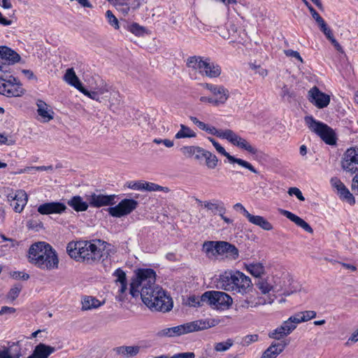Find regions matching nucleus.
I'll return each mask as SVG.
<instances>
[{
	"label": "nucleus",
	"instance_id": "nucleus-1",
	"mask_svg": "<svg viewBox=\"0 0 358 358\" xmlns=\"http://www.w3.org/2000/svg\"><path fill=\"white\" fill-rule=\"evenodd\" d=\"M66 251L72 259L87 264H96L115 252L110 244L101 240L72 241Z\"/></svg>",
	"mask_w": 358,
	"mask_h": 358
},
{
	"label": "nucleus",
	"instance_id": "nucleus-2",
	"mask_svg": "<svg viewBox=\"0 0 358 358\" xmlns=\"http://www.w3.org/2000/svg\"><path fill=\"white\" fill-rule=\"evenodd\" d=\"M27 258L30 264L41 270L52 271L58 268L59 266L57 252L45 242L40 241L31 244Z\"/></svg>",
	"mask_w": 358,
	"mask_h": 358
},
{
	"label": "nucleus",
	"instance_id": "nucleus-3",
	"mask_svg": "<svg viewBox=\"0 0 358 358\" xmlns=\"http://www.w3.org/2000/svg\"><path fill=\"white\" fill-rule=\"evenodd\" d=\"M140 294L143 303L152 311L166 313L173 308L171 298L159 286H144Z\"/></svg>",
	"mask_w": 358,
	"mask_h": 358
},
{
	"label": "nucleus",
	"instance_id": "nucleus-4",
	"mask_svg": "<svg viewBox=\"0 0 358 358\" xmlns=\"http://www.w3.org/2000/svg\"><path fill=\"white\" fill-rule=\"evenodd\" d=\"M251 279L236 270H227L219 275L217 287L234 294H245L252 289Z\"/></svg>",
	"mask_w": 358,
	"mask_h": 358
},
{
	"label": "nucleus",
	"instance_id": "nucleus-5",
	"mask_svg": "<svg viewBox=\"0 0 358 358\" xmlns=\"http://www.w3.org/2000/svg\"><path fill=\"white\" fill-rule=\"evenodd\" d=\"M304 121L308 128L320 136L326 144L333 145L336 143V134L327 124L315 120L312 115L306 116Z\"/></svg>",
	"mask_w": 358,
	"mask_h": 358
},
{
	"label": "nucleus",
	"instance_id": "nucleus-6",
	"mask_svg": "<svg viewBox=\"0 0 358 358\" xmlns=\"http://www.w3.org/2000/svg\"><path fill=\"white\" fill-rule=\"evenodd\" d=\"M201 299L217 310L227 309L233 302L229 294L220 291L206 292L201 296Z\"/></svg>",
	"mask_w": 358,
	"mask_h": 358
},
{
	"label": "nucleus",
	"instance_id": "nucleus-7",
	"mask_svg": "<svg viewBox=\"0 0 358 358\" xmlns=\"http://www.w3.org/2000/svg\"><path fill=\"white\" fill-rule=\"evenodd\" d=\"M217 324L215 320H198L180 324L176 327H173V336H179L185 334L198 331L210 327H215Z\"/></svg>",
	"mask_w": 358,
	"mask_h": 358
},
{
	"label": "nucleus",
	"instance_id": "nucleus-8",
	"mask_svg": "<svg viewBox=\"0 0 358 358\" xmlns=\"http://www.w3.org/2000/svg\"><path fill=\"white\" fill-rule=\"evenodd\" d=\"M0 94L8 97L20 96L24 94V90L20 83L13 76H9L8 79L0 76Z\"/></svg>",
	"mask_w": 358,
	"mask_h": 358
},
{
	"label": "nucleus",
	"instance_id": "nucleus-9",
	"mask_svg": "<svg viewBox=\"0 0 358 358\" xmlns=\"http://www.w3.org/2000/svg\"><path fill=\"white\" fill-rule=\"evenodd\" d=\"M137 201L132 199H124L117 205L109 207L108 212L113 217H122L130 214L138 207Z\"/></svg>",
	"mask_w": 358,
	"mask_h": 358
},
{
	"label": "nucleus",
	"instance_id": "nucleus-10",
	"mask_svg": "<svg viewBox=\"0 0 358 358\" xmlns=\"http://www.w3.org/2000/svg\"><path fill=\"white\" fill-rule=\"evenodd\" d=\"M117 195L110 194L106 195L103 194H96V192H91L85 195V199L92 208H101L103 206H113L116 203L115 199Z\"/></svg>",
	"mask_w": 358,
	"mask_h": 358
},
{
	"label": "nucleus",
	"instance_id": "nucleus-11",
	"mask_svg": "<svg viewBox=\"0 0 358 358\" xmlns=\"http://www.w3.org/2000/svg\"><path fill=\"white\" fill-rule=\"evenodd\" d=\"M208 139L212 143L213 145L215 147V150L222 155L226 157L231 164L236 163L239 166L250 170L251 172L255 173H258V171L248 162L245 161L240 158H236L234 156L231 155L229 152H227L225 149L214 138L211 137H208Z\"/></svg>",
	"mask_w": 358,
	"mask_h": 358
},
{
	"label": "nucleus",
	"instance_id": "nucleus-12",
	"mask_svg": "<svg viewBox=\"0 0 358 358\" xmlns=\"http://www.w3.org/2000/svg\"><path fill=\"white\" fill-rule=\"evenodd\" d=\"M343 170L355 173L358 171V148H350L344 153L341 162Z\"/></svg>",
	"mask_w": 358,
	"mask_h": 358
},
{
	"label": "nucleus",
	"instance_id": "nucleus-13",
	"mask_svg": "<svg viewBox=\"0 0 358 358\" xmlns=\"http://www.w3.org/2000/svg\"><path fill=\"white\" fill-rule=\"evenodd\" d=\"M136 278L133 280L141 286H153L156 280V273L152 268H139L135 272Z\"/></svg>",
	"mask_w": 358,
	"mask_h": 358
},
{
	"label": "nucleus",
	"instance_id": "nucleus-14",
	"mask_svg": "<svg viewBox=\"0 0 358 358\" xmlns=\"http://www.w3.org/2000/svg\"><path fill=\"white\" fill-rule=\"evenodd\" d=\"M225 139L234 145L243 149L250 154L255 155L257 152V149L252 146L245 139L243 138L231 129H228Z\"/></svg>",
	"mask_w": 358,
	"mask_h": 358
},
{
	"label": "nucleus",
	"instance_id": "nucleus-15",
	"mask_svg": "<svg viewBox=\"0 0 358 358\" xmlns=\"http://www.w3.org/2000/svg\"><path fill=\"white\" fill-rule=\"evenodd\" d=\"M225 139L234 145L243 149L250 154L255 155L257 152V149L252 146L245 139L243 138L231 129H228Z\"/></svg>",
	"mask_w": 358,
	"mask_h": 358
},
{
	"label": "nucleus",
	"instance_id": "nucleus-16",
	"mask_svg": "<svg viewBox=\"0 0 358 358\" xmlns=\"http://www.w3.org/2000/svg\"><path fill=\"white\" fill-rule=\"evenodd\" d=\"M66 208L64 203L51 201L39 205L37 208V211L41 215H48L50 214H62L66 211Z\"/></svg>",
	"mask_w": 358,
	"mask_h": 358
},
{
	"label": "nucleus",
	"instance_id": "nucleus-17",
	"mask_svg": "<svg viewBox=\"0 0 358 358\" xmlns=\"http://www.w3.org/2000/svg\"><path fill=\"white\" fill-rule=\"evenodd\" d=\"M309 101L318 108L327 107L330 102L329 95L321 92L317 87H313L308 92Z\"/></svg>",
	"mask_w": 358,
	"mask_h": 358
},
{
	"label": "nucleus",
	"instance_id": "nucleus-18",
	"mask_svg": "<svg viewBox=\"0 0 358 358\" xmlns=\"http://www.w3.org/2000/svg\"><path fill=\"white\" fill-rule=\"evenodd\" d=\"M203 206L206 208L210 210L214 215L218 214L221 219L227 224H232L233 220L224 215L227 208L223 201L220 200H213L212 201H204Z\"/></svg>",
	"mask_w": 358,
	"mask_h": 358
},
{
	"label": "nucleus",
	"instance_id": "nucleus-19",
	"mask_svg": "<svg viewBox=\"0 0 358 358\" xmlns=\"http://www.w3.org/2000/svg\"><path fill=\"white\" fill-rule=\"evenodd\" d=\"M203 85L206 89L208 90L211 92L213 95L212 96L215 99V101L219 106L225 103L229 96V91L227 89H226L222 85H217L209 83H205Z\"/></svg>",
	"mask_w": 358,
	"mask_h": 358
},
{
	"label": "nucleus",
	"instance_id": "nucleus-20",
	"mask_svg": "<svg viewBox=\"0 0 358 358\" xmlns=\"http://www.w3.org/2000/svg\"><path fill=\"white\" fill-rule=\"evenodd\" d=\"M215 252L219 255H225L227 258L232 260H235L238 257V250L237 248L228 242H216Z\"/></svg>",
	"mask_w": 358,
	"mask_h": 358
},
{
	"label": "nucleus",
	"instance_id": "nucleus-21",
	"mask_svg": "<svg viewBox=\"0 0 358 358\" xmlns=\"http://www.w3.org/2000/svg\"><path fill=\"white\" fill-rule=\"evenodd\" d=\"M8 199L13 202L11 206H13L14 211L21 213L27 203L28 196L25 191L19 189L14 194H9Z\"/></svg>",
	"mask_w": 358,
	"mask_h": 358
},
{
	"label": "nucleus",
	"instance_id": "nucleus-22",
	"mask_svg": "<svg viewBox=\"0 0 358 358\" xmlns=\"http://www.w3.org/2000/svg\"><path fill=\"white\" fill-rule=\"evenodd\" d=\"M296 329V325L290 321V317L280 327L268 334V336L275 340H280L290 334Z\"/></svg>",
	"mask_w": 358,
	"mask_h": 358
},
{
	"label": "nucleus",
	"instance_id": "nucleus-23",
	"mask_svg": "<svg viewBox=\"0 0 358 358\" xmlns=\"http://www.w3.org/2000/svg\"><path fill=\"white\" fill-rule=\"evenodd\" d=\"M55 350L56 349L54 347L39 343L35 347L32 354L27 358H48Z\"/></svg>",
	"mask_w": 358,
	"mask_h": 358
},
{
	"label": "nucleus",
	"instance_id": "nucleus-24",
	"mask_svg": "<svg viewBox=\"0 0 358 358\" xmlns=\"http://www.w3.org/2000/svg\"><path fill=\"white\" fill-rule=\"evenodd\" d=\"M203 68L201 74L209 78H217L221 73V67L213 62H210L209 59H206L202 63Z\"/></svg>",
	"mask_w": 358,
	"mask_h": 358
},
{
	"label": "nucleus",
	"instance_id": "nucleus-25",
	"mask_svg": "<svg viewBox=\"0 0 358 358\" xmlns=\"http://www.w3.org/2000/svg\"><path fill=\"white\" fill-rule=\"evenodd\" d=\"M280 213L285 216L287 219L294 222L297 226L301 227L304 231L308 233H313V230L311 227L303 219L295 214L283 209H280Z\"/></svg>",
	"mask_w": 358,
	"mask_h": 358
},
{
	"label": "nucleus",
	"instance_id": "nucleus-26",
	"mask_svg": "<svg viewBox=\"0 0 358 358\" xmlns=\"http://www.w3.org/2000/svg\"><path fill=\"white\" fill-rule=\"evenodd\" d=\"M0 58L5 60L8 64L17 63L21 59L15 51L7 46H0Z\"/></svg>",
	"mask_w": 358,
	"mask_h": 358
},
{
	"label": "nucleus",
	"instance_id": "nucleus-27",
	"mask_svg": "<svg viewBox=\"0 0 358 358\" xmlns=\"http://www.w3.org/2000/svg\"><path fill=\"white\" fill-rule=\"evenodd\" d=\"M287 343L285 341L273 343L262 354L261 358H276L285 348Z\"/></svg>",
	"mask_w": 358,
	"mask_h": 358
},
{
	"label": "nucleus",
	"instance_id": "nucleus-28",
	"mask_svg": "<svg viewBox=\"0 0 358 358\" xmlns=\"http://www.w3.org/2000/svg\"><path fill=\"white\" fill-rule=\"evenodd\" d=\"M67 204L76 212L86 211L90 206L87 201H83L80 196H73L71 199L68 200Z\"/></svg>",
	"mask_w": 358,
	"mask_h": 358
},
{
	"label": "nucleus",
	"instance_id": "nucleus-29",
	"mask_svg": "<svg viewBox=\"0 0 358 358\" xmlns=\"http://www.w3.org/2000/svg\"><path fill=\"white\" fill-rule=\"evenodd\" d=\"M317 313L314 310H306L296 313L295 315L290 317V321L297 326L298 324L309 321L316 317Z\"/></svg>",
	"mask_w": 358,
	"mask_h": 358
},
{
	"label": "nucleus",
	"instance_id": "nucleus-30",
	"mask_svg": "<svg viewBox=\"0 0 358 358\" xmlns=\"http://www.w3.org/2000/svg\"><path fill=\"white\" fill-rule=\"evenodd\" d=\"M248 220L250 223L259 227L264 230L271 231L273 229V225L262 216L253 215L250 214V215L248 218Z\"/></svg>",
	"mask_w": 358,
	"mask_h": 358
},
{
	"label": "nucleus",
	"instance_id": "nucleus-31",
	"mask_svg": "<svg viewBox=\"0 0 358 358\" xmlns=\"http://www.w3.org/2000/svg\"><path fill=\"white\" fill-rule=\"evenodd\" d=\"M64 80L71 86L74 87L77 90L82 88L83 85L76 76L75 71L73 68L66 69V73L64 76Z\"/></svg>",
	"mask_w": 358,
	"mask_h": 358
},
{
	"label": "nucleus",
	"instance_id": "nucleus-32",
	"mask_svg": "<svg viewBox=\"0 0 358 358\" xmlns=\"http://www.w3.org/2000/svg\"><path fill=\"white\" fill-rule=\"evenodd\" d=\"M37 113L45 121H50L53 119V112L49 109L48 106L42 100H38L36 103Z\"/></svg>",
	"mask_w": 358,
	"mask_h": 358
},
{
	"label": "nucleus",
	"instance_id": "nucleus-33",
	"mask_svg": "<svg viewBox=\"0 0 358 358\" xmlns=\"http://www.w3.org/2000/svg\"><path fill=\"white\" fill-rule=\"evenodd\" d=\"M104 301L100 302L96 298L92 296H85L82 300V310H88L97 308L102 306Z\"/></svg>",
	"mask_w": 358,
	"mask_h": 358
},
{
	"label": "nucleus",
	"instance_id": "nucleus-34",
	"mask_svg": "<svg viewBox=\"0 0 358 358\" xmlns=\"http://www.w3.org/2000/svg\"><path fill=\"white\" fill-rule=\"evenodd\" d=\"M246 270L256 278L260 277L264 273V266L262 263L253 262L245 264Z\"/></svg>",
	"mask_w": 358,
	"mask_h": 358
},
{
	"label": "nucleus",
	"instance_id": "nucleus-35",
	"mask_svg": "<svg viewBox=\"0 0 358 358\" xmlns=\"http://www.w3.org/2000/svg\"><path fill=\"white\" fill-rule=\"evenodd\" d=\"M338 194L339 197L345 201H347L350 205H354L355 203V199L352 193L349 191V189L345 187V185H343L340 189H338Z\"/></svg>",
	"mask_w": 358,
	"mask_h": 358
},
{
	"label": "nucleus",
	"instance_id": "nucleus-36",
	"mask_svg": "<svg viewBox=\"0 0 358 358\" xmlns=\"http://www.w3.org/2000/svg\"><path fill=\"white\" fill-rule=\"evenodd\" d=\"M180 127V129L175 135L176 138H194L196 136V134L189 127L182 124Z\"/></svg>",
	"mask_w": 358,
	"mask_h": 358
},
{
	"label": "nucleus",
	"instance_id": "nucleus-37",
	"mask_svg": "<svg viewBox=\"0 0 358 358\" xmlns=\"http://www.w3.org/2000/svg\"><path fill=\"white\" fill-rule=\"evenodd\" d=\"M255 285L261 292L264 294L268 293L271 290L273 292L279 291V289L271 285L266 280L262 278H258L255 282Z\"/></svg>",
	"mask_w": 358,
	"mask_h": 358
},
{
	"label": "nucleus",
	"instance_id": "nucleus-38",
	"mask_svg": "<svg viewBox=\"0 0 358 358\" xmlns=\"http://www.w3.org/2000/svg\"><path fill=\"white\" fill-rule=\"evenodd\" d=\"M205 60H202L200 57H190L187 59V65L189 68H192L194 70H197L201 73L203 68L202 63H204Z\"/></svg>",
	"mask_w": 358,
	"mask_h": 358
},
{
	"label": "nucleus",
	"instance_id": "nucleus-39",
	"mask_svg": "<svg viewBox=\"0 0 358 358\" xmlns=\"http://www.w3.org/2000/svg\"><path fill=\"white\" fill-rule=\"evenodd\" d=\"M203 131H206L209 134L215 136L218 138H223V139H225V137L228 132V129L219 130V129H217L215 127L210 126L207 124H206Z\"/></svg>",
	"mask_w": 358,
	"mask_h": 358
},
{
	"label": "nucleus",
	"instance_id": "nucleus-40",
	"mask_svg": "<svg viewBox=\"0 0 358 358\" xmlns=\"http://www.w3.org/2000/svg\"><path fill=\"white\" fill-rule=\"evenodd\" d=\"M316 22L319 26L320 31L325 35L329 41L334 37L332 30L328 27L323 18H321Z\"/></svg>",
	"mask_w": 358,
	"mask_h": 358
},
{
	"label": "nucleus",
	"instance_id": "nucleus-41",
	"mask_svg": "<svg viewBox=\"0 0 358 358\" xmlns=\"http://www.w3.org/2000/svg\"><path fill=\"white\" fill-rule=\"evenodd\" d=\"M204 158L206 159V164L208 169H213L217 166L218 159L210 152L208 151Z\"/></svg>",
	"mask_w": 358,
	"mask_h": 358
},
{
	"label": "nucleus",
	"instance_id": "nucleus-42",
	"mask_svg": "<svg viewBox=\"0 0 358 358\" xmlns=\"http://www.w3.org/2000/svg\"><path fill=\"white\" fill-rule=\"evenodd\" d=\"M234 345L232 339L229 338L224 342L217 343L215 345L214 349L217 352H225L228 350Z\"/></svg>",
	"mask_w": 358,
	"mask_h": 358
},
{
	"label": "nucleus",
	"instance_id": "nucleus-43",
	"mask_svg": "<svg viewBox=\"0 0 358 358\" xmlns=\"http://www.w3.org/2000/svg\"><path fill=\"white\" fill-rule=\"evenodd\" d=\"M128 30L136 36H142L145 33V29L138 23L133 22L128 25Z\"/></svg>",
	"mask_w": 358,
	"mask_h": 358
},
{
	"label": "nucleus",
	"instance_id": "nucleus-44",
	"mask_svg": "<svg viewBox=\"0 0 358 358\" xmlns=\"http://www.w3.org/2000/svg\"><path fill=\"white\" fill-rule=\"evenodd\" d=\"M106 17L110 26L114 27L115 29H118L120 28L119 22L111 10H108L106 12Z\"/></svg>",
	"mask_w": 358,
	"mask_h": 358
},
{
	"label": "nucleus",
	"instance_id": "nucleus-45",
	"mask_svg": "<svg viewBox=\"0 0 358 358\" xmlns=\"http://www.w3.org/2000/svg\"><path fill=\"white\" fill-rule=\"evenodd\" d=\"M80 92H82L83 94L86 95L89 98L96 100L99 102H101V98L99 96V92L96 91H89L87 89H85L83 86L82 88L79 90Z\"/></svg>",
	"mask_w": 358,
	"mask_h": 358
},
{
	"label": "nucleus",
	"instance_id": "nucleus-46",
	"mask_svg": "<svg viewBox=\"0 0 358 358\" xmlns=\"http://www.w3.org/2000/svg\"><path fill=\"white\" fill-rule=\"evenodd\" d=\"M113 275H115L117 279L115 280V282L122 284L127 282V278L125 272L121 268H117L115 271Z\"/></svg>",
	"mask_w": 358,
	"mask_h": 358
},
{
	"label": "nucleus",
	"instance_id": "nucleus-47",
	"mask_svg": "<svg viewBox=\"0 0 358 358\" xmlns=\"http://www.w3.org/2000/svg\"><path fill=\"white\" fill-rule=\"evenodd\" d=\"M196 147L194 145H186L180 148V151L186 157H192L194 155Z\"/></svg>",
	"mask_w": 358,
	"mask_h": 358
},
{
	"label": "nucleus",
	"instance_id": "nucleus-48",
	"mask_svg": "<svg viewBox=\"0 0 358 358\" xmlns=\"http://www.w3.org/2000/svg\"><path fill=\"white\" fill-rule=\"evenodd\" d=\"M127 289V282L120 284L116 299L119 301H123L125 299L124 294Z\"/></svg>",
	"mask_w": 358,
	"mask_h": 358
},
{
	"label": "nucleus",
	"instance_id": "nucleus-49",
	"mask_svg": "<svg viewBox=\"0 0 358 358\" xmlns=\"http://www.w3.org/2000/svg\"><path fill=\"white\" fill-rule=\"evenodd\" d=\"M22 289V286L20 285H16L13 287L9 292L8 293V298L11 300H15L18 296Z\"/></svg>",
	"mask_w": 358,
	"mask_h": 358
},
{
	"label": "nucleus",
	"instance_id": "nucleus-50",
	"mask_svg": "<svg viewBox=\"0 0 358 358\" xmlns=\"http://www.w3.org/2000/svg\"><path fill=\"white\" fill-rule=\"evenodd\" d=\"M301 1L306 5V6L308 8L313 18L315 20V22H317L319 20L322 18L307 0H301Z\"/></svg>",
	"mask_w": 358,
	"mask_h": 358
},
{
	"label": "nucleus",
	"instance_id": "nucleus-51",
	"mask_svg": "<svg viewBox=\"0 0 358 358\" xmlns=\"http://www.w3.org/2000/svg\"><path fill=\"white\" fill-rule=\"evenodd\" d=\"M127 187L134 190H143V180L129 181L127 182Z\"/></svg>",
	"mask_w": 358,
	"mask_h": 358
},
{
	"label": "nucleus",
	"instance_id": "nucleus-52",
	"mask_svg": "<svg viewBox=\"0 0 358 358\" xmlns=\"http://www.w3.org/2000/svg\"><path fill=\"white\" fill-rule=\"evenodd\" d=\"M204 302L201 299V296H191L188 298V304L191 306H201Z\"/></svg>",
	"mask_w": 358,
	"mask_h": 358
},
{
	"label": "nucleus",
	"instance_id": "nucleus-53",
	"mask_svg": "<svg viewBox=\"0 0 358 358\" xmlns=\"http://www.w3.org/2000/svg\"><path fill=\"white\" fill-rule=\"evenodd\" d=\"M208 150L196 146L194 153V158L196 160H201L204 158L205 155L208 153Z\"/></svg>",
	"mask_w": 358,
	"mask_h": 358
},
{
	"label": "nucleus",
	"instance_id": "nucleus-54",
	"mask_svg": "<svg viewBox=\"0 0 358 358\" xmlns=\"http://www.w3.org/2000/svg\"><path fill=\"white\" fill-rule=\"evenodd\" d=\"M288 193L289 195H294L299 199L300 201H304L305 198L303 196L301 190L297 187H290L288 190Z\"/></svg>",
	"mask_w": 358,
	"mask_h": 358
},
{
	"label": "nucleus",
	"instance_id": "nucleus-55",
	"mask_svg": "<svg viewBox=\"0 0 358 358\" xmlns=\"http://www.w3.org/2000/svg\"><path fill=\"white\" fill-rule=\"evenodd\" d=\"M20 356L21 353L20 352L15 355H11L8 348L0 351V358H20Z\"/></svg>",
	"mask_w": 358,
	"mask_h": 358
},
{
	"label": "nucleus",
	"instance_id": "nucleus-56",
	"mask_svg": "<svg viewBox=\"0 0 358 358\" xmlns=\"http://www.w3.org/2000/svg\"><path fill=\"white\" fill-rule=\"evenodd\" d=\"M159 337H173V328H166L159 331L157 334Z\"/></svg>",
	"mask_w": 358,
	"mask_h": 358
},
{
	"label": "nucleus",
	"instance_id": "nucleus-57",
	"mask_svg": "<svg viewBox=\"0 0 358 358\" xmlns=\"http://www.w3.org/2000/svg\"><path fill=\"white\" fill-rule=\"evenodd\" d=\"M199 101L202 103H208L213 106H219L218 103L215 101L213 96H203L199 98Z\"/></svg>",
	"mask_w": 358,
	"mask_h": 358
},
{
	"label": "nucleus",
	"instance_id": "nucleus-58",
	"mask_svg": "<svg viewBox=\"0 0 358 358\" xmlns=\"http://www.w3.org/2000/svg\"><path fill=\"white\" fill-rule=\"evenodd\" d=\"M258 340V336L257 334L247 335L243 338V343L244 345H249L252 343H254Z\"/></svg>",
	"mask_w": 358,
	"mask_h": 358
},
{
	"label": "nucleus",
	"instance_id": "nucleus-59",
	"mask_svg": "<svg viewBox=\"0 0 358 358\" xmlns=\"http://www.w3.org/2000/svg\"><path fill=\"white\" fill-rule=\"evenodd\" d=\"M125 355L130 356H135L139 352V347L138 346H125Z\"/></svg>",
	"mask_w": 358,
	"mask_h": 358
},
{
	"label": "nucleus",
	"instance_id": "nucleus-60",
	"mask_svg": "<svg viewBox=\"0 0 358 358\" xmlns=\"http://www.w3.org/2000/svg\"><path fill=\"white\" fill-rule=\"evenodd\" d=\"M285 54L287 57H294L296 59H298L299 61H300L301 62H303V59H302L301 57L300 56V54L297 51H294L292 50H285Z\"/></svg>",
	"mask_w": 358,
	"mask_h": 358
},
{
	"label": "nucleus",
	"instance_id": "nucleus-61",
	"mask_svg": "<svg viewBox=\"0 0 358 358\" xmlns=\"http://www.w3.org/2000/svg\"><path fill=\"white\" fill-rule=\"evenodd\" d=\"M153 142L156 144L162 143L167 148H171L173 146V141L169 139L155 138Z\"/></svg>",
	"mask_w": 358,
	"mask_h": 358
},
{
	"label": "nucleus",
	"instance_id": "nucleus-62",
	"mask_svg": "<svg viewBox=\"0 0 358 358\" xmlns=\"http://www.w3.org/2000/svg\"><path fill=\"white\" fill-rule=\"evenodd\" d=\"M215 243L213 241H208L204 243L203 244V250L207 252H213V250H215Z\"/></svg>",
	"mask_w": 358,
	"mask_h": 358
},
{
	"label": "nucleus",
	"instance_id": "nucleus-63",
	"mask_svg": "<svg viewBox=\"0 0 358 358\" xmlns=\"http://www.w3.org/2000/svg\"><path fill=\"white\" fill-rule=\"evenodd\" d=\"M137 283L136 282H134V280H132L131 285H130V294L133 296H138V293H139V290H138V288L141 287V285H136Z\"/></svg>",
	"mask_w": 358,
	"mask_h": 358
},
{
	"label": "nucleus",
	"instance_id": "nucleus-64",
	"mask_svg": "<svg viewBox=\"0 0 358 358\" xmlns=\"http://www.w3.org/2000/svg\"><path fill=\"white\" fill-rule=\"evenodd\" d=\"M195 354L192 352L178 353L173 355V358H194Z\"/></svg>",
	"mask_w": 358,
	"mask_h": 358
}]
</instances>
